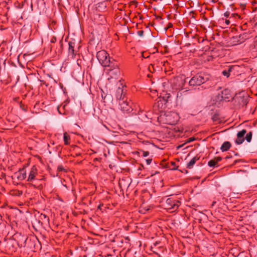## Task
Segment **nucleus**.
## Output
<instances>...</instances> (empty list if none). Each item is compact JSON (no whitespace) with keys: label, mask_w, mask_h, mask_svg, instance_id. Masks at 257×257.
I'll list each match as a JSON object with an SVG mask.
<instances>
[{"label":"nucleus","mask_w":257,"mask_h":257,"mask_svg":"<svg viewBox=\"0 0 257 257\" xmlns=\"http://www.w3.org/2000/svg\"><path fill=\"white\" fill-rule=\"evenodd\" d=\"M96 56L99 62L104 67H109L116 63L105 50L98 51Z\"/></svg>","instance_id":"1"},{"label":"nucleus","mask_w":257,"mask_h":257,"mask_svg":"<svg viewBox=\"0 0 257 257\" xmlns=\"http://www.w3.org/2000/svg\"><path fill=\"white\" fill-rule=\"evenodd\" d=\"M109 67L110 69L108 70V81L110 83H114L116 82L117 81H120L118 79L120 73L117 64L116 63L112 64V65L109 66Z\"/></svg>","instance_id":"2"},{"label":"nucleus","mask_w":257,"mask_h":257,"mask_svg":"<svg viewBox=\"0 0 257 257\" xmlns=\"http://www.w3.org/2000/svg\"><path fill=\"white\" fill-rule=\"evenodd\" d=\"M163 205L165 209L173 212L178 208L180 205V202L172 198H169L166 200Z\"/></svg>","instance_id":"3"},{"label":"nucleus","mask_w":257,"mask_h":257,"mask_svg":"<svg viewBox=\"0 0 257 257\" xmlns=\"http://www.w3.org/2000/svg\"><path fill=\"white\" fill-rule=\"evenodd\" d=\"M206 79L202 76L195 75L189 81V84L190 86H197L200 85L204 83Z\"/></svg>","instance_id":"4"},{"label":"nucleus","mask_w":257,"mask_h":257,"mask_svg":"<svg viewBox=\"0 0 257 257\" xmlns=\"http://www.w3.org/2000/svg\"><path fill=\"white\" fill-rule=\"evenodd\" d=\"M38 175V170L36 166L34 165L30 169L28 172V176L27 181L28 182H33L35 181L36 178V176Z\"/></svg>","instance_id":"5"},{"label":"nucleus","mask_w":257,"mask_h":257,"mask_svg":"<svg viewBox=\"0 0 257 257\" xmlns=\"http://www.w3.org/2000/svg\"><path fill=\"white\" fill-rule=\"evenodd\" d=\"M119 104L120 105V109L123 111H130L131 110V106L126 100L124 99H121L119 100Z\"/></svg>","instance_id":"6"},{"label":"nucleus","mask_w":257,"mask_h":257,"mask_svg":"<svg viewBox=\"0 0 257 257\" xmlns=\"http://www.w3.org/2000/svg\"><path fill=\"white\" fill-rule=\"evenodd\" d=\"M120 85L121 86V87L119 86L116 92V97L119 100L124 99V94L123 89L122 88V84H120Z\"/></svg>","instance_id":"7"},{"label":"nucleus","mask_w":257,"mask_h":257,"mask_svg":"<svg viewBox=\"0 0 257 257\" xmlns=\"http://www.w3.org/2000/svg\"><path fill=\"white\" fill-rule=\"evenodd\" d=\"M18 179L20 180H23L27 178V173L24 168L20 170L19 175H18Z\"/></svg>","instance_id":"8"},{"label":"nucleus","mask_w":257,"mask_h":257,"mask_svg":"<svg viewBox=\"0 0 257 257\" xmlns=\"http://www.w3.org/2000/svg\"><path fill=\"white\" fill-rule=\"evenodd\" d=\"M68 56L72 58L75 56L73 43L72 42L69 43Z\"/></svg>","instance_id":"9"},{"label":"nucleus","mask_w":257,"mask_h":257,"mask_svg":"<svg viewBox=\"0 0 257 257\" xmlns=\"http://www.w3.org/2000/svg\"><path fill=\"white\" fill-rule=\"evenodd\" d=\"M229 95L230 90L229 89H226L222 91L221 97L223 99L228 100V99L230 98Z\"/></svg>","instance_id":"10"},{"label":"nucleus","mask_w":257,"mask_h":257,"mask_svg":"<svg viewBox=\"0 0 257 257\" xmlns=\"http://www.w3.org/2000/svg\"><path fill=\"white\" fill-rule=\"evenodd\" d=\"M236 68H237V66H230L228 68L227 70H224L222 72V74L224 76L228 77L229 76L230 73H231L232 72L233 70H234Z\"/></svg>","instance_id":"11"},{"label":"nucleus","mask_w":257,"mask_h":257,"mask_svg":"<svg viewBox=\"0 0 257 257\" xmlns=\"http://www.w3.org/2000/svg\"><path fill=\"white\" fill-rule=\"evenodd\" d=\"M199 159V158L197 156L193 157L187 165V167L188 169H191L193 167L196 162Z\"/></svg>","instance_id":"12"},{"label":"nucleus","mask_w":257,"mask_h":257,"mask_svg":"<svg viewBox=\"0 0 257 257\" xmlns=\"http://www.w3.org/2000/svg\"><path fill=\"white\" fill-rule=\"evenodd\" d=\"M231 147L229 142H225L221 146L220 149L222 152L227 151Z\"/></svg>","instance_id":"13"},{"label":"nucleus","mask_w":257,"mask_h":257,"mask_svg":"<svg viewBox=\"0 0 257 257\" xmlns=\"http://www.w3.org/2000/svg\"><path fill=\"white\" fill-rule=\"evenodd\" d=\"M64 141L65 145H68L69 144L70 136L67 133L64 134Z\"/></svg>","instance_id":"14"},{"label":"nucleus","mask_w":257,"mask_h":257,"mask_svg":"<svg viewBox=\"0 0 257 257\" xmlns=\"http://www.w3.org/2000/svg\"><path fill=\"white\" fill-rule=\"evenodd\" d=\"M246 131L245 130H242L239 131L237 134V137L238 138H244V135L246 134Z\"/></svg>","instance_id":"15"},{"label":"nucleus","mask_w":257,"mask_h":257,"mask_svg":"<svg viewBox=\"0 0 257 257\" xmlns=\"http://www.w3.org/2000/svg\"><path fill=\"white\" fill-rule=\"evenodd\" d=\"M217 164V161H215V160H210L208 162V166L210 167H215Z\"/></svg>","instance_id":"16"},{"label":"nucleus","mask_w":257,"mask_h":257,"mask_svg":"<svg viewBox=\"0 0 257 257\" xmlns=\"http://www.w3.org/2000/svg\"><path fill=\"white\" fill-rule=\"evenodd\" d=\"M252 138V134L251 132L247 133L245 136V139L247 142H250Z\"/></svg>","instance_id":"17"},{"label":"nucleus","mask_w":257,"mask_h":257,"mask_svg":"<svg viewBox=\"0 0 257 257\" xmlns=\"http://www.w3.org/2000/svg\"><path fill=\"white\" fill-rule=\"evenodd\" d=\"M244 138H238L237 137V139L235 141V143L236 144H237V145H240L241 144L243 141H244Z\"/></svg>","instance_id":"18"},{"label":"nucleus","mask_w":257,"mask_h":257,"mask_svg":"<svg viewBox=\"0 0 257 257\" xmlns=\"http://www.w3.org/2000/svg\"><path fill=\"white\" fill-rule=\"evenodd\" d=\"M142 153V156L144 157H147L149 155V152H146L144 151H141Z\"/></svg>","instance_id":"19"},{"label":"nucleus","mask_w":257,"mask_h":257,"mask_svg":"<svg viewBox=\"0 0 257 257\" xmlns=\"http://www.w3.org/2000/svg\"><path fill=\"white\" fill-rule=\"evenodd\" d=\"M41 219H45V221H46V222H48L49 221V218L48 217H47L46 215L45 214H41Z\"/></svg>","instance_id":"20"},{"label":"nucleus","mask_w":257,"mask_h":257,"mask_svg":"<svg viewBox=\"0 0 257 257\" xmlns=\"http://www.w3.org/2000/svg\"><path fill=\"white\" fill-rule=\"evenodd\" d=\"M229 15H230V13H229V12H226L224 14V16L225 17H226V18H229Z\"/></svg>","instance_id":"21"},{"label":"nucleus","mask_w":257,"mask_h":257,"mask_svg":"<svg viewBox=\"0 0 257 257\" xmlns=\"http://www.w3.org/2000/svg\"><path fill=\"white\" fill-rule=\"evenodd\" d=\"M152 160L151 159H148L146 160L147 164L150 165L152 162Z\"/></svg>","instance_id":"22"},{"label":"nucleus","mask_w":257,"mask_h":257,"mask_svg":"<svg viewBox=\"0 0 257 257\" xmlns=\"http://www.w3.org/2000/svg\"><path fill=\"white\" fill-rule=\"evenodd\" d=\"M224 23H225L226 26H228L230 24V21L229 20L225 19L224 21Z\"/></svg>","instance_id":"23"},{"label":"nucleus","mask_w":257,"mask_h":257,"mask_svg":"<svg viewBox=\"0 0 257 257\" xmlns=\"http://www.w3.org/2000/svg\"><path fill=\"white\" fill-rule=\"evenodd\" d=\"M194 138H189V139H188V142H192V141H194Z\"/></svg>","instance_id":"24"},{"label":"nucleus","mask_w":257,"mask_h":257,"mask_svg":"<svg viewBox=\"0 0 257 257\" xmlns=\"http://www.w3.org/2000/svg\"><path fill=\"white\" fill-rule=\"evenodd\" d=\"M143 31H139L138 32V34L140 36H142L143 35Z\"/></svg>","instance_id":"25"},{"label":"nucleus","mask_w":257,"mask_h":257,"mask_svg":"<svg viewBox=\"0 0 257 257\" xmlns=\"http://www.w3.org/2000/svg\"><path fill=\"white\" fill-rule=\"evenodd\" d=\"M221 160L220 158H218L215 161H217V163Z\"/></svg>","instance_id":"26"},{"label":"nucleus","mask_w":257,"mask_h":257,"mask_svg":"<svg viewBox=\"0 0 257 257\" xmlns=\"http://www.w3.org/2000/svg\"><path fill=\"white\" fill-rule=\"evenodd\" d=\"M180 79H181V80H184V79H185V77H184V76H181V77H180Z\"/></svg>","instance_id":"27"},{"label":"nucleus","mask_w":257,"mask_h":257,"mask_svg":"<svg viewBox=\"0 0 257 257\" xmlns=\"http://www.w3.org/2000/svg\"><path fill=\"white\" fill-rule=\"evenodd\" d=\"M1 218H2V216L0 215V224H1Z\"/></svg>","instance_id":"28"}]
</instances>
